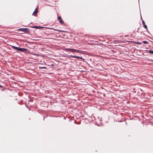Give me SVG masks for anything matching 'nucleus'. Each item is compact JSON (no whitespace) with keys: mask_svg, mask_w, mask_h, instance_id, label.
I'll list each match as a JSON object with an SVG mask.
<instances>
[{"mask_svg":"<svg viewBox=\"0 0 153 153\" xmlns=\"http://www.w3.org/2000/svg\"><path fill=\"white\" fill-rule=\"evenodd\" d=\"M149 53H150L153 54V51L150 50L149 51Z\"/></svg>","mask_w":153,"mask_h":153,"instance_id":"6","label":"nucleus"},{"mask_svg":"<svg viewBox=\"0 0 153 153\" xmlns=\"http://www.w3.org/2000/svg\"><path fill=\"white\" fill-rule=\"evenodd\" d=\"M68 57V58H69V57H73L74 58L78 59H82V57H80L79 56H73L72 55H68L67 56Z\"/></svg>","mask_w":153,"mask_h":153,"instance_id":"4","label":"nucleus"},{"mask_svg":"<svg viewBox=\"0 0 153 153\" xmlns=\"http://www.w3.org/2000/svg\"><path fill=\"white\" fill-rule=\"evenodd\" d=\"M37 13V8H36L35 9V10L33 12V15H35Z\"/></svg>","mask_w":153,"mask_h":153,"instance_id":"5","label":"nucleus"},{"mask_svg":"<svg viewBox=\"0 0 153 153\" xmlns=\"http://www.w3.org/2000/svg\"><path fill=\"white\" fill-rule=\"evenodd\" d=\"M138 44H141V43H138Z\"/></svg>","mask_w":153,"mask_h":153,"instance_id":"13","label":"nucleus"},{"mask_svg":"<svg viewBox=\"0 0 153 153\" xmlns=\"http://www.w3.org/2000/svg\"><path fill=\"white\" fill-rule=\"evenodd\" d=\"M58 20L59 21L61 19V18L60 16H58Z\"/></svg>","mask_w":153,"mask_h":153,"instance_id":"9","label":"nucleus"},{"mask_svg":"<svg viewBox=\"0 0 153 153\" xmlns=\"http://www.w3.org/2000/svg\"><path fill=\"white\" fill-rule=\"evenodd\" d=\"M143 42L144 44H146L148 43L146 41H143Z\"/></svg>","mask_w":153,"mask_h":153,"instance_id":"10","label":"nucleus"},{"mask_svg":"<svg viewBox=\"0 0 153 153\" xmlns=\"http://www.w3.org/2000/svg\"><path fill=\"white\" fill-rule=\"evenodd\" d=\"M65 50L67 51H70L72 52H75L77 53H80V51L79 50L71 48H66L65 49Z\"/></svg>","mask_w":153,"mask_h":153,"instance_id":"2","label":"nucleus"},{"mask_svg":"<svg viewBox=\"0 0 153 153\" xmlns=\"http://www.w3.org/2000/svg\"><path fill=\"white\" fill-rule=\"evenodd\" d=\"M2 85H0V88H2Z\"/></svg>","mask_w":153,"mask_h":153,"instance_id":"12","label":"nucleus"},{"mask_svg":"<svg viewBox=\"0 0 153 153\" xmlns=\"http://www.w3.org/2000/svg\"><path fill=\"white\" fill-rule=\"evenodd\" d=\"M19 30L21 31H24L25 32H29V29L27 28H19Z\"/></svg>","mask_w":153,"mask_h":153,"instance_id":"3","label":"nucleus"},{"mask_svg":"<svg viewBox=\"0 0 153 153\" xmlns=\"http://www.w3.org/2000/svg\"><path fill=\"white\" fill-rule=\"evenodd\" d=\"M59 22L61 24H63V22L62 19L59 21Z\"/></svg>","mask_w":153,"mask_h":153,"instance_id":"7","label":"nucleus"},{"mask_svg":"<svg viewBox=\"0 0 153 153\" xmlns=\"http://www.w3.org/2000/svg\"><path fill=\"white\" fill-rule=\"evenodd\" d=\"M12 48L13 49L19 51H21L22 52L26 51L27 49L24 48H20L14 46H12Z\"/></svg>","mask_w":153,"mask_h":153,"instance_id":"1","label":"nucleus"},{"mask_svg":"<svg viewBox=\"0 0 153 153\" xmlns=\"http://www.w3.org/2000/svg\"><path fill=\"white\" fill-rule=\"evenodd\" d=\"M143 27L146 28V29H147V26L146 25H145V24H144L143 25Z\"/></svg>","mask_w":153,"mask_h":153,"instance_id":"8","label":"nucleus"},{"mask_svg":"<svg viewBox=\"0 0 153 153\" xmlns=\"http://www.w3.org/2000/svg\"><path fill=\"white\" fill-rule=\"evenodd\" d=\"M142 23L143 25L145 24V22L144 21H142Z\"/></svg>","mask_w":153,"mask_h":153,"instance_id":"11","label":"nucleus"}]
</instances>
